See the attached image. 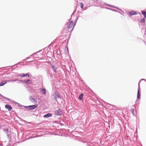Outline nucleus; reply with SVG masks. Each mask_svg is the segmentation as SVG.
Segmentation results:
<instances>
[{
	"mask_svg": "<svg viewBox=\"0 0 146 146\" xmlns=\"http://www.w3.org/2000/svg\"><path fill=\"white\" fill-rule=\"evenodd\" d=\"M75 25V23L73 21H71L70 22L68 25V29H71V30L72 31L74 29Z\"/></svg>",
	"mask_w": 146,
	"mask_h": 146,
	"instance_id": "nucleus-1",
	"label": "nucleus"
},
{
	"mask_svg": "<svg viewBox=\"0 0 146 146\" xmlns=\"http://www.w3.org/2000/svg\"><path fill=\"white\" fill-rule=\"evenodd\" d=\"M56 114L57 115H60L62 113V112L60 109H58L55 112Z\"/></svg>",
	"mask_w": 146,
	"mask_h": 146,
	"instance_id": "nucleus-2",
	"label": "nucleus"
},
{
	"mask_svg": "<svg viewBox=\"0 0 146 146\" xmlns=\"http://www.w3.org/2000/svg\"><path fill=\"white\" fill-rule=\"evenodd\" d=\"M5 107L6 109H8L9 111H11L12 109L11 106L9 105H6Z\"/></svg>",
	"mask_w": 146,
	"mask_h": 146,
	"instance_id": "nucleus-3",
	"label": "nucleus"
},
{
	"mask_svg": "<svg viewBox=\"0 0 146 146\" xmlns=\"http://www.w3.org/2000/svg\"><path fill=\"white\" fill-rule=\"evenodd\" d=\"M37 106V105H34L32 106H30L28 107L29 108V109L30 110L34 109Z\"/></svg>",
	"mask_w": 146,
	"mask_h": 146,
	"instance_id": "nucleus-4",
	"label": "nucleus"
},
{
	"mask_svg": "<svg viewBox=\"0 0 146 146\" xmlns=\"http://www.w3.org/2000/svg\"><path fill=\"white\" fill-rule=\"evenodd\" d=\"M129 14L131 16L133 15H135L137 14V13L134 11H131L129 13Z\"/></svg>",
	"mask_w": 146,
	"mask_h": 146,
	"instance_id": "nucleus-5",
	"label": "nucleus"
},
{
	"mask_svg": "<svg viewBox=\"0 0 146 146\" xmlns=\"http://www.w3.org/2000/svg\"><path fill=\"white\" fill-rule=\"evenodd\" d=\"M52 116V114L50 113H48L44 115V117H51Z\"/></svg>",
	"mask_w": 146,
	"mask_h": 146,
	"instance_id": "nucleus-6",
	"label": "nucleus"
},
{
	"mask_svg": "<svg viewBox=\"0 0 146 146\" xmlns=\"http://www.w3.org/2000/svg\"><path fill=\"white\" fill-rule=\"evenodd\" d=\"M7 83V81H2L0 83V86H3L5 84Z\"/></svg>",
	"mask_w": 146,
	"mask_h": 146,
	"instance_id": "nucleus-7",
	"label": "nucleus"
},
{
	"mask_svg": "<svg viewBox=\"0 0 146 146\" xmlns=\"http://www.w3.org/2000/svg\"><path fill=\"white\" fill-rule=\"evenodd\" d=\"M26 76H28L29 77V73H28L26 74H23V75H21L20 76L21 77H23Z\"/></svg>",
	"mask_w": 146,
	"mask_h": 146,
	"instance_id": "nucleus-8",
	"label": "nucleus"
},
{
	"mask_svg": "<svg viewBox=\"0 0 146 146\" xmlns=\"http://www.w3.org/2000/svg\"><path fill=\"white\" fill-rule=\"evenodd\" d=\"M83 94H81L78 97V99L80 100H81L83 98Z\"/></svg>",
	"mask_w": 146,
	"mask_h": 146,
	"instance_id": "nucleus-9",
	"label": "nucleus"
},
{
	"mask_svg": "<svg viewBox=\"0 0 146 146\" xmlns=\"http://www.w3.org/2000/svg\"><path fill=\"white\" fill-rule=\"evenodd\" d=\"M141 13L144 15L145 18L146 17V12L144 11H142Z\"/></svg>",
	"mask_w": 146,
	"mask_h": 146,
	"instance_id": "nucleus-10",
	"label": "nucleus"
},
{
	"mask_svg": "<svg viewBox=\"0 0 146 146\" xmlns=\"http://www.w3.org/2000/svg\"><path fill=\"white\" fill-rule=\"evenodd\" d=\"M41 92L43 94H45L46 93V90L44 89H41Z\"/></svg>",
	"mask_w": 146,
	"mask_h": 146,
	"instance_id": "nucleus-11",
	"label": "nucleus"
},
{
	"mask_svg": "<svg viewBox=\"0 0 146 146\" xmlns=\"http://www.w3.org/2000/svg\"><path fill=\"white\" fill-rule=\"evenodd\" d=\"M140 94L139 93V91L138 90V92H137V98H140Z\"/></svg>",
	"mask_w": 146,
	"mask_h": 146,
	"instance_id": "nucleus-12",
	"label": "nucleus"
},
{
	"mask_svg": "<svg viewBox=\"0 0 146 146\" xmlns=\"http://www.w3.org/2000/svg\"><path fill=\"white\" fill-rule=\"evenodd\" d=\"M131 111L133 115H134V109H131Z\"/></svg>",
	"mask_w": 146,
	"mask_h": 146,
	"instance_id": "nucleus-13",
	"label": "nucleus"
},
{
	"mask_svg": "<svg viewBox=\"0 0 146 146\" xmlns=\"http://www.w3.org/2000/svg\"><path fill=\"white\" fill-rule=\"evenodd\" d=\"M52 68L53 69H54V71L55 72H56L55 67L54 66H52Z\"/></svg>",
	"mask_w": 146,
	"mask_h": 146,
	"instance_id": "nucleus-14",
	"label": "nucleus"
},
{
	"mask_svg": "<svg viewBox=\"0 0 146 146\" xmlns=\"http://www.w3.org/2000/svg\"><path fill=\"white\" fill-rule=\"evenodd\" d=\"M26 82L27 84H30V80L29 79H28Z\"/></svg>",
	"mask_w": 146,
	"mask_h": 146,
	"instance_id": "nucleus-15",
	"label": "nucleus"
},
{
	"mask_svg": "<svg viewBox=\"0 0 146 146\" xmlns=\"http://www.w3.org/2000/svg\"><path fill=\"white\" fill-rule=\"evenodd\" d=\"M141 23H144L145 22V19L144 18H143L140 21Z\"/></svg>",
	"mask_w": 146,
	"mask_h": 146,
	"instance_id": "nucleus-16",
	"label": "nucleus"
},
{
	"mask_svg": "<svg viewBox=\"0 0 146 146\" xmlns=\"http://www.w3.org/2000/svg\"><path fill=\"white\" fill-rule=\"evenodd\" d=\"M80 6H81V8L82 9H83V4L82 3H80Z\"/></svg>",
	"mask_w": 146,
	"mask_h": 146,
	"instance_id": "nucleus-17",
	"label": "nucleus"
},
{
	"mask_svg": "<svg viewBox=\"0 0 146 146\" xmlns=\"http://www.w3.org/2000/svg\"><path fill=\"white\" fill-rule=\"evenodd\" d=\"M17 81V80H11V81L8 80V81H8V82H11V81H14V82H15V81Z\"/></svg>",
	"mask_w": 146,
	"mask_h": 146,
	"instance_id": "nucleus-18",
	"label": "nucleus"
},
{
	"mask_svg": "<svg viewBox=\"0 0 146 146\" xmlns=\"http://www.w3.org/2000/svg\"><path fill=\"white\" fill-rule=\"evenodd\" d=\"M31 101H35V100L34 99H33V98H31Z\"/></svg>",
	"mask_w": 146,
	"mask_h": 146,
	"instance_id": "nucleus-19",
	"label": "nucleus"
}]
</instances>
